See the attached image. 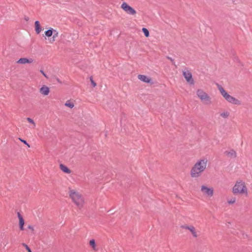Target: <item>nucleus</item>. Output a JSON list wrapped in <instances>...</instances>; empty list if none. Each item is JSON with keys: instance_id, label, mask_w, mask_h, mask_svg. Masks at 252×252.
<instances>
[{"instance_id": "7c9ffc66", "label": "nucleus", "mask_w": 252, "mask_h": 252, "mask_svg": "<svg viewBox=\"0 0 252 252\" xmlns=\"http://www.w3.org/2000/svg\"><path fill=\"white\" fill-rule=\"evenodd\" d=\"M40 72H41V73L46 78H47V76H46V75L45 74V73L44 72V71L43 70H40Z\"/></svg>"}, {"instance_id": "4be33fe9", "label": "nucleus", "mask_w": 252, "mask_h": 252, "mask_svg": "<svg viewBox=\"0 0 252 252\" xmlns=\"http://www.w3.org/2000/svg\"><path fill=\"white\" fill-rule=\"evenodd\" d=\"M90 245L93 248L94 250L95 248V243L94 239H92L90 241Z\"/></svg>"}, {"instance_id": "4468645a", "label": "nucleus", "mask_w": 252, "mask_h": 252, "mask_svg": "<svg viewBox=\"0 0 252 252\" xmlns=\"http://www.w3.org/2000/svg\"><path fill=\"white\" fill-rule=\"evenodd\" d=\"M60 169L64 173L67 174H70L71 170L65 165L61 164L60 165Z\"/></svg>"}, {"instance_id": "0eeeda50", "label": "nucleus", "mask_w": 252, "mask_h": 252, "mask_svg": "<svg viewBox=\"0 0 252 252\" xmlns=\"http://www.w3.org/2000/svg\"><path fill=\"white\" fill-rule=\"evenodd\" d=\"M183 75L185 77L187 82L190 85H194V81L192 78V75L190 71L186 69L183 71Z\"/></svg>"}, {"instance_id": "f3484780", "label": "nucleus", "mask_w": 252, "mask_h": 252, "mask_svg": "<svg viewBox=\"0 0 252 252\" xmlns=\"http://www.w3.org/2000/svg\"><path fill=\"white\" fill-rule=\"evenodd\" d=\"M53 29L52 28H50L45 32V34L47 37H50L53 34Z\"/></svg>"}, {"instance_id": "412c9836", "label": "nucleus", "mask_w": 252, "mask_h": 252, "mask_svg": "<svg viewBox=\"0 0 252 252\" xmlns=\"http://www.w3.org/2000/svg\"><path fill=\"white\" fill-rule=\"evenodd\" d=\"M229 115V113L227 111H224L220 114V115L224 118H227Z\"/></svg>"}, {"instance_id": "393cba45", "label": "nucleus", "mask_w": 252, "mask_h": 252, "mask_svg": "<svg viewBox=\"0 0 252 252\" xmlns=\"http://www.w3.org/2000/svg\"><path fill=\"white\" fill-rule=\"evenodd\" d=\"M181 227L182 228H183V229H188L189 230V225H181Z\"/></svg>"}, {"instance_id": "f8f14e48", "label": "nucleus", "mask_w": 252, "mask_h": 252, "mask_svg": "<svg viewBox=\"0 0 252 252\" xmlns=\"http://www.w3.org/2000/svg\"><path fill=\"white\" fill-rule=\"evenodd\" d=\"M138 78L145 83H150L151 81V79L144 75H138Z\"/></svg>"}, {"instance_id": "aec40b11", "label": "nucleus", "mask_w": 252, "mask_h": 252, "mask_svg": "<svg viewBox=\"0 0 252 252\" xmlns=\"http://www.w3.org/2000/svg\"><path fill=\"white\" fill-rule=\"evenodd\" d=\"M142 32H143L145 36L146 37H148L149 36V31L148 30V29H147L146 28H143L142 29Z\"/></svg>"}, {"instance_id": "b1692460", "label": "nucleus", "mask_w": 252, "mask_h": 252, "mask_svg": "<svg viewBox=\"0 0 252 252\" xmlns=\"http://www.w3.org/2000/svg\"><path fill=\"white\" fill-rule=\"evenodd\" d=\"M90 81H91V84L93 85V86L94 87H95L96 86V84L93 80V78L92 77L90 78Z\"/></svg>"}, {"instance_id": "2eb2a0df", "label": "nucleus", "mask_w": 252, "mask_h": 252, "mask_svg": "<svg viewBox=\"0 0 252 252\" xmlns=\"http://www.w3.org/2000/svg\"><path fill=\"white\" fill-rule=\"evenodd\" d=\"M34 24L35 32L37 34H39L41 31V28H40L39 22L38 21H36Z\"/></svg>"}, {"instance_id": "6e6552de", "label": "nucleus", "mask_w": 252, "mask_h": 252, "mask_svg": "<svg viewBox=\"0 0 252 252\" xmlns=\"http://www.w3.org/2000/svg\"><path fill=\"white\" fill-rule=\"evenodd\" d=\"M121 7L124 11L129 15H133L136 13V11L126 2H124L121 4Z\"/></svg>"}, {"instance_id": "9b49d317", "label": "nucleus", "mask_w": 252, "mask_h": 252, "mask_svg": "<svg viewBox=\"0 0 252 252\" xmlns=\"http://www.w3.org/2000/svg\"><path fill=\"white\" fill-rule=\"evenodd\" d=\"M17 216L19 220V225H20V229L21 230H24V220L23 219V217L21 215L20 213H17Z\"/></svg>"}, {"instance_id": "c756f323", "label": "nucleus", "mask_w": 252, "mask_h": 252, "mask_svg": "<svg viewBox=\"0 0 252 252\" xmlns=\"http://www.w3.org/2000/svg\"><path fill=\"white\" fill-rule=\"evenodd\" d=\"M28 228L29 229H31L32 232L34 231V228H33V227L32 225H29L28 226Z\"/></svg>"}, {"instance_id": "cd10ccee", "label": "nucleus", "mask_w": 252, "mask_h": 252, "mask_svg": "<svg viewBox=\"0 0 252 252\" xmlns=\"http://www.w3.org/2000/svg\"><path fill=\"white\" fill-rule=\"evenodd\" d=\"M23 245L25 246L26 249L28 250V252H32L31 249L26 244H23Z\"/></svg>"}, {"instance_id": "bb28decb", "label": "nucleus", "mask_w": 252, "mask_h": 252, "mask_svg": "<svg viewBox=\"0 0 252 252\" xmlns=\"http://www.w3.org/2000/svg\"><path fill=\"white\" fill-rule=\"evenodd\" d=\"M27 120L28 122H29L30 123L34 125V126H35V123L34 122V121L30 118H27Z\"/></svg>"}, {"instance_id": "c85d7f7f", "label": "nucleus", "mask_w": 252, "mask_h": 252, "mask_svg": "<svg viewBox=\"0 0 252 252\" xmlns=\"http://www.w3.org/2000/svg\"><path fill=\"white\" fill-rule=\"evenodd\" d=\"M167 59L170 60V61H171L172 62L173 64H175V62H174V60L173 59H172L171 58H170L169 57H167Z\"/></svg>"}, {"instance_id": "7ed1b4c3", "label": "nucleus", "mask_w": 252, "mask_h": 252, "mask_svg": "<svg viewBox=\"0 0 252 252\" xmlns=\"http://www.w3.org/2000/svg\"><path fill=\"white\" fill-rule=\"evenodd\" d=\"M234 194H244L248 195V190L245 183L241 179L237 180L232 189Z\"/></svg>"}, {"instance_id": "9d476101", "label": "nucleus", "mask_w": 252, "mask_h": 252, "mask_svg": "<svg viewBox=\"0 0 252 252\" xmlns=\"http://www.w3.org/2000/svg\"><path fill=\"white\" fill-rule=\"evenodd\" d=\"M33 60L32 59H27V58H20L19 60L17 61V63L19 64H26V63H30L33 62Z\"/></svg>"}, {"instance_id": "1a4fd4ad", "label": "nucleus", "mask_w": 252, "mask_h": 252, "mask_svg": "<svg viewBox=\"0 0 252 252\" xmlns=\"http://www.w3.org/2000/svg\"><path fill=\"white\" fill-rule=\"evenodd\" d=\"M50 92V89L46 85H43L39 89V93L43 95H47Z\"/></svg>"}, {"instance_id": "a211bd4d", "label": "nucleus", "mask_w": 252, "mask_h": 252, "mask_svg": "<svg viewBox=\"0 0 252 252\" xmlns=\"http://www.w3.org/2000/svg\"><path fill=\"white\" fill-rule=\"evenodd\" d=\"M235 202H236V198L235 197H232L227 200V203L229 205L233 204Z\"/></svg>"}, {"instance_id": "a878e982", "label": "nucleus", "mask_w": 252, "mask_h": 252, "mask_svg": "<svg viewBox=\"0 0 252 252\" xmlns=\"http://www.w3.org/2000/svg\"><path fill=\"white\" fill-rule=\"evenodd\" d=\"M19 140H20L21 142H23V143H24L25 145H27L29 147H30V145H29V144L27 143V142L26 140H23V139H21V138H19Z\"/></svg>"}, {"instance_id": "5701e85b", "label": "nucleus", "mask_w": 252, "mask_h": 252, "mask_svg": "<svg viewBox=\"0 0 252 252\" xmlns=\"http://www.w3.org/2000/svg\"><path fill=\"white\" fill-rule=\"evenodd\" d=\"M65 105L66 106H68L69 107V108H73L74 107V104L72 103H71V102H66L65 103Z\"/></svg>"}, {"instance_id": "dca6fc26", "label": "nucleus", "mask_w": 252, "mask_h": 252, "mask_svg": "<svg viewBox=\"0 0 252 252\" xmlns=\"http://www.w3.org/2000/svg\"><path fill=\"white\" fill-rule=\"evenodd\" d=\"M226 153L227 156H228L231 158H235L236 157V153L233 150H231L229 152H226Z\"/></svg>"}, {"instance_id": "f03ea898", "label": "nucleus", "mask_w": 252, "mask_h": 252, "mask_svg": "<svg viewBox=\"0 0 252 252\" xmlns=\"http://www.w3.org/2000/svg\"><path fill=\"white\" fill-rule=\"evenodd\" d=\"M68 195L72 201L79 210L83 208L85 204V199L80 192L76 189L69 188Z\"/></svg>"}, {"instance_id": "423d86ee", "label": "nucleus", "mask_w": 252, "mask_h": 252, "mask_svg": "<svg viewBox=\"0 0 252 252\" xmlns=\"http://www.w3.org/2000/svg\"><path fill=\"white\" fill-rule=\"evenodd\" d=\"M200 190L203 195L208 197H211L214 194L213 188L212 187H208L206 185L201 186Z\"/></svg>"}, {"instance_id": "39448f33", "label": "nucleus", "mask_w": 252, "mask_h": 252, "mask_svg": "<svg viewBox=\"0 0 252 252\" xmlns=\"http://www.w3.org/2000/svg\"><path fill=\"white\" fill-rule=\"evenodd\" d=\"M196 95L203 104L205 105L212 104L211 97L202 89H198L196 91Z\"/></svg>"}, {"instance_id": "f257e3e1", "label": "nucleus", "mask_w": 252, "mask_h": 252, "mask_svg": "<svg viewBox=\"0 0 252 252\" xmlns=\"http://www.w3.org/2000/svg\"><path fill=\"white\" fill-rule=\"evenodd\" d=\"M208 163V159L203 158L198 159L190 171V175L193 178H197L205 171Z\"/></svg>"}, {"instance_id": "20e7f679", "label": "nucleus", "mask_w": 252, "mask_h": 252, "mask_svg": "<svg viewBox=\"0 0 252 252\" xmlns=\"http://www.w3.org/2000/svg\"><path fill=\"white\" fill-rule=\"evenodd\" d=\"M218 90L220 92L223 97L229 103L235 105H240L241 101L236 98L229 94L223 89V88L219 84H217Z\"/></svg>"}, {"instance_id": "6ab92c4d", "label": "nucleus", "mask_w": 252, "mask_h": 252, "mask_svg": "<svg viewBox=\"0 0 252 252\" xmlns=\"http://www.w3.org/2000/svg\"><path fill=\"white\" fill-rule=\"evenodd\" d=\"M53 36L52 37V41H54L55 40V38L58 36L59 33L57 30L53 29Z\"/></svg>"}, {"instance_id": "ddd939ff", "label": "nucleus", "mask_w": 252, "mask_h": 252, "mask_svg": "<svg viewBox=\"0 0 252 252\" xmlns=\"http://www.w3.org/2000/svg\"><path fill=\"white\" fill-rule=\"evenodd\" d=\"M189 230L190 231V232L192 234V236L194 238H196L198 237V235H197V232L196 231V229L193 225H189Z\"/></svg>"}]
</instances>
